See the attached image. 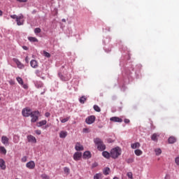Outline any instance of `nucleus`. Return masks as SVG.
Returning a JSON list of instances; mask_svg holds the SVG:
<instances>
[{"instance_id":"f257e3e1","label":"nucleus","mask_w":179,"mask_h":179,"mask_svg":"<svg viewBox=\"0 0 179 179\" xmlns=\"http://www.w3.org/2000/svg\"><path fill=\"white\" fill-rule=\"evenodd\" d=\"M121 153H122V150L121 148L116 147L110 150V157L112 159H118L120 156H121Z\"/></svg>"},{"instance_id":"f03ea898","label":"nucleus","mask_w":179,"mask_h":179,"mask_svg":"<svg viewBox=\"0 0 179 179\" xmlns=\"http://www.w3.org/2000/svg\"><path fill=\"white\" fill-rule=\"evenodd\" d=\"M94 144L97 146L98 150L103 152L106 150V145L103 143V141L99 138H96L94 139Z\"/></svg>"},{"instance_id":"7ed1b4c3","label":"nucleus","mask_w":179,"mask_h":179,"mask_svg":"<svg viewBox=\"0 0 179 179\" xmlns=\"http://www.w3.org/2000/svg\"><path fill=\"white\" fill-rule=\"evenodd\" d=\"M39 115H40V111L38 110L32 111V113L29 116L31 117V122L32 123L37 122V121H38Z\"/></svg>"},{"instance_id":"20e7f679","label":"nucleus","mask_w":179,"mask_h":179,"mask_svg":"<svg viewBox=\"0 0 179 179\" xmlns=\"http://www.w3.org/2000/svg\"><path fill=\"white\" fill-rule=\"evenodd\" d=\"M33 111H31V109H30V108H23L22 110V115H23V117H30Z\"/></svg>"},{"instance_id":"39448f33","label":"nucleus","mask_w":179,"mask_h":179,"mask_svg":"<svg viewBox=\"0 0 179 179\" xmlns=\"http://www.w3.org/2000/svg\"><path fill=\"white\" fill-rule=\"evenodd\" d=\"M24 16H23L22 14H20L18 17H17V20L15 21L17 22V26H23L24 24Z\"/></svg>"},{"instance_id":"423d86ee","label":"nucleus","mask_w":179,"mask_h":179,"mask_svg":"<svg viewBox=\"0 0 179 179\" xmlns=\"http://www.w3.org/2000/svg\"><path fill=\"white\" fill-rule=\"evenodd\" d=\"M96 121V117L94 115H90L85 119V122L88 125H92Z\"/></svg>"},{"instance_id":"0eeeda50","label":"nucleus","mask_w":179,"mask_h":179,"mask_svg":"<svg viewBox=\"0 0 179 179\" xmlns=\"http://www.w3.org/2000/svg\"><path fill=\"white\" fill-rule=\"evenodd\" d=\"M73 159L75 162H79L82 159V152L77 151L73 155Z\"/></svg>"},{"instance_id":"6e6552de","label":"nucleus","mask_w":179,"mask_h":179,"mask_svg":"<svg viewBox=\"0 0 179 179\" xmlns=\"http://www.w3.org/2000/svg\"><path fill=\"white\" fill-rule=\"evenodd\" d=\"M26 167L29 170H33L36 167V163H34V161H29L26 164Z\"/></svg>"},{"instance_id":"1a4fd4ad","label":"nucleus","mask_w":179,"mask_h":179,"mask_svg":"<svg viewBox=\"0 0 179 179\" xmlns=\"http://www.w3.org/2000/svg\"><path fill=\"white\" fill-rule=\"evenodd\" d=\"M27 139L29 143H37V139L34 136L28 135Z\"/></svg>"},{"instance_id":"9d476101","label":"nucleus","mask_w":179,"mask_h":179,"mask_svg":"<svg viewBox=\"0 0 179 179\" xmlns=\"http://www.w3.org/2000/svg\"><path fill=\"white\" fill-rule=\"evenodd\" d=\"M13 61H14L16 63L17 68H19L20 69H23V68H24V65H23V64H22V62H20L19 59L14 58L13 59Z\"/></svg>"},{"instance_id":"9b49d317","label":"nucleus","mask_w":179,"mask_h":179,"mask_svg":"<svg viewBox=\"0 0 179 179\" xmlns=\"http://www.w3.org/2000/svg\"><path fill=\"white\" fill-rule=\"evenodd\" d=\"M75 149L77 152H81L85 148H83V145L80 144V143H76L75 145Z\"/></svg>"},{"instance_id":"f8f14e48","label":"nucleus","mask_w":179,"mask_h":179,"mask_svg":"<svg viewBox=\"0 0 179 179\" xmlns=\"http://www.w3.org/2000/svg\"><path fill=\"white\" fill-rule=\"evenodd\" d=\"M1 143H3V145H5L6 146L9 145V138L6 136H1Z\"/></svg>"},{"instance_id":"ddd939ff","label":"nucleus","mask_w":179,"mask_h":179,"mask_svg":"<svg viewBox=\"0 0 179 179\" xmlns=\"http://www.w3.org/2000/svg\"><path fill=\"white\" fill-rule=\"evenodd\" d=\"M83 159H90L92 157V152L90 151H85L83 155Z\"/></svg>"},{"instance_id":"4468645a","label":"nucleus","mask_w":179,"mask_h":179,"mask_svg":"<svg viewBox=\"0 0 179 179\" xmlns=\"http://www.w3.org/2000/svg\"><path fill=\"white\" fill-rule=\"evenodd\" d=\"M59 78H60L61 80H63V82H66L67 80H69L71 79V75L68 77L63 76L61 73H58Z\"/></svg>"},{"instance_id":"2eb2a0df","label":"nucleus","mask_w":179,"mask_h":179,"mask_svg":"<svg viewBox=\"0 0 179 179\" xmlns=\"http://www.w3.org/2000/svg\"><path fill=\"white\" fill-rule=\"evenodd\" d=\"M0 169L1 170H6V164L3 159H0Z\"/></svg>"},{"instance_id":"dca6fc26","label":"nucleus","mask_w":179,"mask_h":179,"mask_svg":"<svg viewBox=\"0 0 179 179\" xmlns=\"http://www.w3.org/2000/svg\"><path fill=\"white\" fill-rule=\"evenodd\" d=\"M110 121H112L113 122H122V119L118 117H112L110 118Z\"/></svg>"},{"instance_id":"f3484780","label":"nucleus","mask_w":179,"mask_h":179,"mask_svg":"<svg viewBox=\"0 0 179 179\" xmlns=\"http://www.w3.org/2000/svg\"><path fill=\"white\" fill-rule=\"evenodd\" d=\"M30 65L31 66V68L36 69V68H38V63L37 62V61L32 59L30 62Z\"/></svg>"},{"instance_id":"a211bd4d","label":"nucleus","mask_w":179,"mask_h":179,"mask_svg":"<svg viewBox=\"0 0 179 179\" xmlns=\"http://www.w3.org/2000/svg\"><path fill=\"white\" fill-rule=\"evenodd\" d=\"M34 85L37 89H40L44 86V84L41 81H35Z\"/></svg>"},{"instance_id":"6ab92c4d","label":"nucleus","mask_w":179,"mask_h":179,"mask_svg":"<svg viewBox=\"0 0 179 179\" xmlns=\"http://www.w3.org/2000/svg\"><path fill=\"white\" fill-rule=\"evenodd\" d=\"M66 136H68V131H61L59 133V138L62 139H65Z\"/></svg>"},{"instance_id":"aec40b11","label":"nucleus","mask_w":179,"mask_h":179,"mask_svg":"<svg viewBox=\"0 0 179 179\" xmlns=\"http://www.w3.org/2000/svg\"><path fill=\"white\" fill-rule=\"evenodd\" d=\"M102 156H103L105 159H110V157H111V154L108 151H103L102 152Z\"/></svg>"},{"instance_id":"412c9836","label":"nucleus","mask_w":179,"mask_h":179,"mask_svg":"<svg viewBox=\"0 0 179 179\" xmlns=\"http://www.w3.org/2000/svg\"><path fill=\"white\" fill-rule=\"evenodd\" d=\"M131 149H138V148H141V143H139L138 142L132 143L131 145Z\"/></svg>"},{"instance_id":"4be33fe9","label":"nucleus","mask_w":179,"mask_h":179,"mask_svg":"<svg viewBox=\"0 0 179 179\" xmlns=\"http://www.w3.org/2000/svg\"><path fill=\"white\" fill-rule=\"evenodd\" d=\"M28 40L31 43H38V39H37V38H36V37L29 36V37H28Z\"/></svg>"},{"instance_id":"5701e85b","label":"nucleus","mask_w":179,"mask_h":179,"mask_svg":"<svg viewBox=\"0 0 179 179\" xmlns=\"http://www.w3.org/2000/svg\"><path fill=\"white\" fill-rule=\"evenodd\" d=\"M46 124H47V120H45L40 121L39 122H38L36 124L37 127H38L39 128L41 127H43V125H46Z\"/></svg>"},{"instance_id":"b1692460","label":"nucleus","mask_w":179,"mask_h":179,"mask_svg":"<svg viewBox=\"0 0 179 179\" xmlns=\"http://www.w3.org/2000/svg\"><path fill=\"white\" fill-rule=\"evenodd\" d=\"M176 141H177V139L176 138V137H173V136H171L168 139L169 143H176Z\"/></svg>"},{"instance_id":"393cba45","label":"nucleus","mask_w":179,"mask_h":179,"mask_svg":"<svg viewBox=\"0 0 179 179\" xmlns=\"http://www.w3.org/2000/svg\"><path fill=\"white\" fill-rule=\"evenodd\" d=\"M103 173L104 176H108L110 174V169L108 167L104 168Z\"/></svg>"},{"instance_id":"a878e982","label":"nucleus","mask_w":179,"mask_h":179,"mask_svg":"<svg viewBox=\"0 0 179 179\" xmlns=\"http://www.w3.org/2000/svg\"><path fill=\"white\" fill-rule=\"evenodd\" d=\"M157 138H159V135H157V134H153L151 136L152 141H154L155 142L157 141Z\"/></svg>"},{"instance_id":"bb28decb","label":"nucleus","mask_w":179,"mask_h":179,"mask_svg":"<svg viewBox=\"0 0 179 179\" xmlns=\"http://www.w3.org/2000/svg\"><path fill=\"white\" fill-rule=\"evenodd\" d=\"M87 98L85 96H83L80 98L79 101L81 104H85V102L86 101Z\"/></svg>"},{"instance_id":"cd10ccee","label":"nucleus","mask_w":179,"mask_h":179,"mask_svg":"<svg viewBox=\"0 0 179 179\" xmlns=\"http://www.w3.org/2000/svg\"><path fill=\"white\" fill-rule=\"evenodd\" d=\"M103 177V174L101 173H96L94 176V179H100Z\"/></svg>"},{"instance_id":"c85d7f7f","label":"nucleus","mask_w":179,"mask_h":179,"mask_svg":"<svg viewBox=\"0 0 179 179\" xmlns=\"http://www.w3.org/2000/svg\"><path fill=\"white\" fill-rule=\"evenodd\" d=\"M19 141H20V138L18 136H14L13 137V142L14 143H19Z\"/></svg>"},{"instance_id":"c756f323","label":"nucleus","mask_w":179,"mask_h":179,"mask_svg":"<svg viewBox=\"0 0 179 179\" xmlns=\"http://www.w3.org/2000/svg\"><path fill=\"white\" fill-rule=\"evenodd\" d=\"M134 153H135L136 156H141V155H142L143 152H142V150L137 149L134 151Z\"/></svg>"},{"instance_id":"7c9ffc66","label":"nucleus","mask_w":179,"mask_h":179,"mask_svg":"<svg viewBox=\"0 0 179 179\" xmlns=\"http://www.w3.org/2000/svg\"><path fill=\"white\" fill-rule=\"evenodd\" d=\"M155 155L157 156H160V155H162V149H160V148L155 149Z\"/></svg>"},{"instance_id":"2f4dec72","label":"nucleus","mask_w":179,"mask_h":179,"mask_svg":"<svg viewBox=\"0 0 179 179\" xmlns=\"http://www.w3.org/2000/svg\"><path fill=\"white\" fill-rule=\"evenodd\" d=\"M69 120H71V117L70 116L62 119L61 120V122H62V124H65V122H68V121H69Z\"/></svg>"},{"instance_id":"473e14b6","label":"nucleus","mask_w":179,"mask_h":179,"mask_svg":"<svg viewBox=\"0 0 179 179\" xmlns=\"http://www.w3.org/2000/svg\"><path fill=\"white\" fill-rule=\"evenodd\" d=\"M0 152L3 155H6V148H5V147H3V146H0Z\"/></svg>"},{"instance_id":"72a5a7b5","label":"nucleus","mask_w":179,"mask_h":179,"mask_svg":"<svg viewBox=\"0 0 179 179\" xmlns=\"http://www.w3.org/2000/svg\"><path fill=\"white\" fill-rule=\"evenodd\" d=\"M94 110L95 111H96V113H100V111H101V109L100 108V107L97 105H94Z\"/></svg>"},{"instance_id":"f704fd0d","label":"nucleus","mask_w":179,"mask_h":179,"mask_svg":"<svg viewBox=\"0 0 179 179\" xmlns=\"http://www.w3.org/2000/svg\"><path fill=\"white\" fill-rule=\"evenodd\" d=\"M64 171L68 176L69 174V173H71V169H69V167L66 166V167L64 168Z\"/></svg>"},{"instance_id":"c9c22d12","label":"nucleus","mask_w":179,"mask_h":179,"mask_svg":"<svg viewBox=\"0 0 179 179\" xmlns=\"http://www.w3.org/2000/svg\"><path fill=\"white\" fill-rule=\"evenodd\" d=\"M17 81L18 82L19 85H23L24 82H23V79H22V78L20 77H17Z\"/></svg>"},{"instance_id":"e433bc0d","label":"nucleus","mask_w":179,"mask_h":179,"mask_svg":"<svg viewBox=\"0 0 179 179\" xmlns=\"http://www.w3.org/2000/svg\"><path fill=\"white\" fill-rule=\"evenodd\" d=\"M134 161L135 159L134 158H129L126 160L127 163H128L129 164H131V163H134Z\"/></svg>"},{"instance_id":"4c0bfd02","label":"nucleus","mask_w":179,"mask_h":179,"mask_svg":"<svg viewBox=\"0 0 179 179\" xmlns=\"http://www.w3.org/2000/svg\"><path fill=\"white\" fill-rule=\"evenodd\" d=\"M43 55H45L46 57V58H50V57H51V54H50L49 52H48L46 51H43Z\"/></svg>"},{"instance_id":"58836bf2","label":"nucleus","mask_w":179,"mask_h":179,"mask_svg":"<svg viewBox=\"0 0 179 179\" xmlns=\"http://www.w3.org/2000/svg\"><path fill=\"white\" fill-rule=\"evenodd\" d=\"M34 33H35V34H38V33H41V29H40V28H36V29H34Z\"/></svg>"},{"instance_id":"ea45409f","label":"nucleus","mask_w":179,"mask_h":179,"mask_svg":"<svg viewBox=\"0 0 179 179\" xmlns=\"http://www.w3.org/2000/svg\"><path fill=\"white\" fill-rule=\"evenodd\" d=\"M41 178L43 179H50V176H47V174L43 173L41 175Z\"/></svg>"},{"instance_id":"a19ab883","label":"nucleus","mask_w":179,"mask_h":179,"mask_svg":"<svg viewBox=\"0 0 179 179\" xmlns=\"http://www.w3.org/2000/svg\"><path fill=\"white\" fill-rule=\"evenodd\" d=\"M83 132L84 134H89V132H90V130L88 128H84L83 129Z\"/></svg>"},{"instance_id":"79ce46f5","label":"nucleus","mask_w":179,"mask_h":179,"mask_svg":"<svg viewBox=\"0 0 179 179\" xmlns=\"http://www.w3.org/2000/svg\"><path fill=\"white\" fill-rule=\"evenodd\" d=\"M127 176L128 177V178L132 179L133 178V174L132 172H129L127 173Z\"/></svg>"},{"instance_id":"37998d69","label":"nucleus","mask_w":179,"mask_h":179,"mask_svg":"<svg viewBox=\"0 0 179 179\" xmlns=\"http://www.w3.org/2000/svg\"><path fill=\"white\" fill-rule=\"evenodd\" d=\"M21 162H22V163H26V162H27V157L24 156V157L21 159Z\"/></svg>"},{"instance_id":"c03bdc74","label":"nucleus","mask_w":179,"mask_h":179,"mask_svg":"<svg viewBox=\"0 0 179 179\" xmlns=\"http://www.w3.org/2000/svg\"><path fill=\"white\" fill-rule=\"evenodd\" d=\"M22 87H23V89H29V86L27 85V84H24V83H22V85H21Z\"/></svg>"},{"instance_id":"a18cd8bd","label":"nucleus","mask_w":179,"mask_h":179,"mask_svg":"<svg viewBox=\"0 0 179 179\" xmlns=\"http://www.w3.org/2000/svg\"><path fill=\"white\" fill-rule=\"evenodd\" d=\"M10 17H11V19H15V20H17V17H19V16L16 15H10Z\"/></svg>"},{"instance_id":"49530a36","label":"nucleus","mask_w":179,"mask_h":179,"mask_svg":"<svg viewBox=\"0 0 179 179\" xmlns=\"http://www.w3.org/2000/svg\"><path fill=\"white\" fill-rule=\"evenodd\" d=\"M175 162H176V164H177V166H179V157H177L175 159Z\"/></svg>"},{"instance_id":"de8ad7c7","label":"nucleus","mask_w":179,"mask_h":179,"mask_svg":"<svg viewBox=\"0 0 179 179\" xmlns=\"http://www.w3.org/2000/svg\"><path fill=\"white\" fill-rule=\"evenodd\" d=\"M17 2H20V3H23L27 2V0H16Z\"/></svg>"},{"instance_id":"09e8293b","label":"nucleus","mask_w":179,"mask_h":179,"mask_svg":"<svg viewBox=\"0 0 179 179\" xmlns=\"http://www.w3.org/2000/svg\"><path fill=\"white\" fill-rule=\"evenodd\" d=\"M35 73L38 76H41V71H40V70H36Z\"/></svg>"},{"instance_id":"8fccbe9b","label":"nucleus","mask_w":179,"mask_h":179,"mask_svg":"<svg viewBox=\"0 0 179 179\" xmlns=\"http://www.w3.org/2000/svg\"><path fill=\"white\" fill-rule=\"evenodd\" d=\"M51 115V113H50V112H46L45 113V117H46L47 118H48V117H50Z\"/></svg>"},{"instance_id":"3c124183","label":"nucleus","mask_w":179,"mask_h":179,"mask_svg":"<svg viewBox=\"0 0 179 179\" xmlns=\"http://www.w3.org/2000/svg\"><path fill=\"white\" fill-rule=\"evenodd\" d=\"M36 135H41V130H36Z\"/></svg>"},{"instance_id":"603ef678","label":"nucleus","mask_w":179,"mask_h":179,"mask_svg":"<svg viewBox=\"0 0 179 179\" xmlns=\"http://www.w3.org/2000/svg\"><path fill=\"white\" fill-rule=\"evenodd\" d=\"M113 142H114V141L111 140V138L108 139V143H113Z\"/></svg>"},{"instance_id":"864d4df0","label":"nucleus","mask_w":179,"mask_h":179,"mask_svg":"<svg viewBox=\"0 0 179 179\" xmlns=\"http://www.w3.org/2000/svg\"><path fill=\"white\" fill-rule=\"evenodd\" d=\"M125 124H129V119H124Z\"/></svg>"},{"instance_id":"5fc2aeb1","label":"nucleus","mask_w":179,"mask_h":179,"mask_svg":"<svg viewBox=\"0 0 179 179\" xmlns=\"http://www.w3.org/2000/svg\"><path fill=\"white\" fill-rule=\"evenodd\" d=\"M164 179H170V175L166 174L164 177Z\"/></svg>"},{"instance_id":"6e6d98bb","label":"nucleus","mask_w":179,"mask_h":179,"mask_svg":"<svg viewBox=\"0 0 179 179\" xmlns=\"http://www.w3.org/2000/svg\"><path fill=\"white\" fill-rule=\"evenodd\" d=\"M23 50H24L25 51H27V50H29V48H27V46H22Z\"/></svg>"},{"instance_id":"4d7b16f0","label":"nucleus","mask_w":179,"mask_h":179,"mask_svg":"<svg viewBox=\"0 0 179 179\" xmlns=\"http://www.w3.org/2000/svg\"><path fill=\"white\" fill-rule=\"evenodd\" d=\"M97 166H99V164L96 162L92 164V167H97Z\"/></svg>"},{"instance_id":"13d9d810","label":"nucleus","mask_w":179,"mask_h":179,"mask_svg":"<svg viewBox=\"0 0 179 179\" xmlns=\"http://www.w3.org/2000/svg\"><path fill=\"white\" fill-rule=\"evenodd\" d=\"M47 89H44V91L43 92L41 93V95L44 94V93H45Z\"/></svg>"},{"instance_id":"bf43d9fd","label":"nucleus","mask_w":179,"mask_h":179,"mask_svg":"<svg viewBox=\"0 0 179 179\" xmlns=\"http://www.w3.org/2000/svg\"><path fill=\"white\" fill-rule=\"evenodd\" d=\"M25 61H26V62H29V57L27 56L25 58Z\"/></svg>"},{"instance_id":"052dcab7","label":"nucleus","mask_w":179,"mask_h":179,"mask_svg":"<svg viewBox=\"0 0 179 179\" xmlns=\"http://www.w3.org/2000/svg\"><path fill=\"white\" fill-rule=\"evenodd\" d=\"M2 15H3V12H2V11L0 10V16H2Z\"/></svg>"},{"instance_id":"680f3d73","label":"nucleus","mask_w":179,"mask_h":179,"mask_svg":"<svg viewBox=\"0 0 179 179\" xmlns=\"http://www.w3.org/2000/svg\"><path fill=\"white\" fill-rule=\"evenodd\" d=\"M62 21L64 22H66V20L65 19H62Z\"/></svg>"},{"instance_id":"e2e57ef3","label":"nucleus","mask_w":179,"mask_h":179,"mask_svg":"<svg viewBox=\"0 0 179 179\" xmlns=\"http://www.w3.org/2000/svg\"><path fill=\"white\" fill-rule=\"evenodd\" d=\"M113 179H120L118 177H114Z\"/></svg>"},{"instance_id":"0e129e2a","label":"nucleus","mask_w":179,"mask_h":179,"mask_svg":"<svg viewBox=\"0 0 179 179\" xmlns=\"http://www.w3.org/2000/svg\"><path fill=\"white\" fill-rule=\"evenodd\" d=\"M48 127H49L48 125H46V126L45 127V128H48Z\"/></svg>"},{"instance_id":"69168bd1","label":"nucleus","mask_w":179,"mask_h":179,"mask_svg":"<svg viewBox=\"0 0 179 179\" xmlns=\"http://www.w3.org/2000/svg\"><path fill=\"white\" fill-rule=\"evenodd\" d=\"M0 101H1V98H0Z\"/></svg>"}]
</instances>
